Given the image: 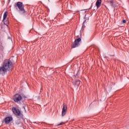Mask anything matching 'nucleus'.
Here are the masks:
<instances>
[{"label": "nucleus", "instance_id": "obj_1", "mask_svg": "<svg viewBox=\"0 0 129 129\" xmlns=\"http://www.w3.org/2000/svg\"><path fill=\"white\" fill-rule=\"evenodd\" d=\"M13 70V62L10 59H5L3 62V67H0V74L5 75L10 70Z\"/></svg>", "mask_w": 129, "mask_h": 129}, {"label": "nucleus", "instance_id": "obj_9", "mask_svg": "<svg viewBox=\"0 0 129 129\" xmlns=\"http://www.w3.org/2000/svg\"><path fill=\"white\" fill-rule=\"evenodd\" d=\"M96 6L97 9H98V8H99V7L101 6V0H97V2L96 3Z\"/></svg>", "mask_w": 129, "mask_h": 129}, {"label": "nucleus", "instance_id": "obj_3", "mask_svg": "<svg viewBox=\"0 0 129 129\" xmlns=\"http://www.w3.org/2000/svg\"><path fill=\"white\" fill-rule=\"evenodd\" d=\"M14 101H15V102H18L21 100H22V96L19 94H16L14 98Z\"/></svg>", "mask_w": 129, "mask_h": 129}, {"label": "nucleus", "instance_id": "obj_2", "mask_svg": "<svg viewBox=\"0 0 129 129\" xmlns=\"http://www.w3.org/2000/svg\"><path fill=\"white\" fill-rule=\"evenodd\" d=\"M15 8H18L19 10V13L20 14H24L26 13V11L25 10L24 4L22 2H18L15 6Z\"/></svg>", "mask_w": 129, "mask_h": 129}, {"label": "nucleus", "instance_id": "obj_10", "mask_svg": "<svg viewBox=\"0 0 129 129\" xmlns=\"http://www.w3.org/2000/svg\"><path fill=\"white\" fill-rule=\"evenodd\" d=\"M7 17H8V12H5L3 16V20L5 21L6 19H7Z\"/></svg>", "mask_w": 129, "mask_h": 129}, {"label": "nucleus", "instance_id": "obj_12", "mask_svg": "<svg viewBox=\"0 0 129 129\" xmlns=\"http://www.w3.org/2000/svg\"><path fill=\"white\" fill-rule=\"evenodd\" d=\"M122 23L123 24H125V23H126V21H125V20H124L122 21Z\"/></svg>", "mask_w": 129, "mask_h": 129}, {"label": "nucleus", "instance_id": "obj_8", "mask_svg": "<svg viewBox=\"0 0 129 129\" xmlns=\"http://www.w3.org/2000/svg\"><path fill=\"white\" fill-rule=\"evenodd\" d=\"M81 82L80 80H77L75 82L73 83V84L75 87H77V86H79Z\"/></svg>", "mask_w": 129, "mask_h": 129}, {"label": "nucleus", "instance_id": "obj_15", "mask_svg": "<svg viewBox=\"0 0 129 129\" xmlns=\"http://www.w3.org/2000/svg\"><path fill=\"white\" fill-rule=\"evenodd\" d=\"M48 2L50 1V0H48Z\"/></svg>", "mask_w": 129, "mask_h": 129}, {"label": "nucleus", "instance_id": "obj_4", "mask_svg": "<svg viewBox=\"0 0 129 129\" xmlns=\"http://www.w3.org/2000/svg\"><path fill=\"white\" fill-rule=\"evenodd\" d=\"M80 41H81V38L80 37L76 39L72 46V48H76V47H78L80 45L79 43Z\"/></svg>", "mask_w": 129, "mask_h": 129}, {"label": "nucleus", "instance_id": "obj_11", "mask_svg": "<svg viewBox=\"0 0 129 129\" xmlns=\"http://www.w3.org/2000/svg\"><path fill=\"white\" fill-rule=\"evenodd\" d=\"M109 3L110 4L111 6H113V1L112 0H110Z\"/></svg>", "mask_w": 129, "mask_h": 129}, {"label": "nucleus", "instance_id": "obj_6", "mask_svg": "<svg viewBox=\"0 0 129 129\" xmlns=\"http://www.w3.org/2000/svg\"><path fill=\"white\" fill-rule=\"evenodd\" d=\"M66 112H67V107L63 104L61 113L62 116H64L66 114Z\"/></svg>", "mask_w": 129, "mask_h": 129}, {"label": "nucleus", "instance_id": "obj_7", "mask_svg": "<svg viewBox=\"0 0 129 129\" xmlns=\"http://www.w3.org/2000/svg\"><path fill=\"white\" fill-rule=\"evenodd\" d=\"M5 123H10L12 120H13V117L9 116L5 118Z\"/></svg>", "mask_w": 129, "mask_h": 129}, {"label": "nucleus", "instance_id": "obj_5", "mask_svg": "<svg viewBox=\"0 0 129 129\" xmlns=\"http://www.w3.org/2000/svg\"><path fill=\"white\" fill-rule=\"evenodd\" d=\"M12 111L16 115H20L21 114V111L19 110V109H17L16 108H12Z\"/></svg>", "mask_w": 129, "mask_h": 129}, {"label": "nucleus", "instance_id": "obj_14", "mask_svg": "<svg viewBox=\"0 0 129 129\" xmlns=\"http://www.w3.org/2000/svg\"><path fill=\"white\" fill-rule=\"evenodd\" d=\"M85 22H86V21H85L84 22L83 24H84V23H85Z\"/></svg>", "mask_w": 129, "mask_h": 129}, {"label": "nucleus", "instance_id": "obj_13", "mask_svg": "<svg viewBox=\"0 0 129 129\" xmlns=\"http://www.w3.org/2000/svg\"><path fill=\"white\" fill-rule=\"evenodd\" d=\"M62 124H63V122H61V123L57 124V125H62Z\"/></svg>", "mask_w": 129, "mask_h": 129}]
</instances>
